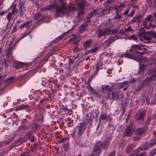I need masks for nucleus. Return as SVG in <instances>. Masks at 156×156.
Here are the masks:
<instances>
[{"label":"nucleus","mask_w":156,"mask_h":156,"mask_svg":"<svg viewBox=\"0 0 156 156\" xmlns=\"http://www.w3.org/2000/svg\"><path fill=\"white\" fill-rule=\"evenodd\" d=\"M59 3L56 6V4L54 2L52 4L47 5L43 8L44 10H50L55 8L56 13L55 16L56 17H59L62 15L69 12L73 9L72 5L70 3L68 5L64 0H57Z\"/></svg>","instance_id":"f257e3e1"},{"label":"nucleus","mask_w":156,"mask_h":156,"mask_svg":"<svg viewBox=\"0 0 156 156\" xmlns=\"http://www.w3.org/2000/svg\"><path fill=\"white\" fill-rule=\"evenodd\" d=\"M144 45L142 44H136L132 45L130 48L129 50L126 51L125 54L122 55V57H127L129 58L134 59L135 57L132 54L134 55L138 56L143 55L144 52L142 51L140 52L138 50H142L144 51L147 50V49L144 47Z\"/></svg>","instance_id":"f03ea898"},{"label":"nucleus","mask_w":156,"mask_h":156,"mask_svg":"<svg viewBox=\"0 0 156 156\" xmlns=\"http://www.w3.org/2000/svg\"><path fill=\"white\" fill-rule=\"evenodd\" d=\"M111 140L112 138L108 137L102 142L98 141L93 147L92 152L95 153L97 156H99L101 152V148L104 150L108 149Z\"/></svg>","instance_id":"7ed1b4c3"},{"label":"nucleus","mask_w":156,"mask_h":156,"mask_svg":"<svg viewBox=\"0 0 156 156\" xmlns=\"http://www.w3.org/2000/svg\"><path fill=\"white\" fill-rule=\"evenodd\" d=\"M101 89L102 91L108 92L105 95V98L106 99L113 101L115 99L117 100L119 98L118 90L115 89L112 90L109 86L105 85H102Z\"/></svg>","instance_id":"20e7f679"},{"label":"nucleus","mask_w":156,"mask_h":156,"mask_svg":"<svg viewBox=\"0 0 156 156\" xmlns=\"http://www.w3.org/2000/svg\"><path fill=\"white\" fill-rule=\"evenodd\" d=\"M147 77L145 82L146 83H150L156 78V61L155 62V66L153 68L147 72L146 74Z\"/></svg>","instance_id":"39448f33"},{"label":"nucleus","mask_w":156,"mask_h":156,"mask_svg":"<svg viewBox=\"0 0 156 156\" xmlns=\"http://www.w3.org/2000/svg\"><path fill=\"white\" fill-rule=\"evenodd\" d=\"M42 92L40 90H36L34 93L31 94L30 96V99H33L35 100V101L37 102L39 101H40L38 104V106H41V104L44 102L45 100V97L44 96L43 98L42 99V98L41 97V95H43Z\"/></svg>","instance_id":"423d86ee"},{"label":"nucleus","mask_w":156,"mask_h":156,"mask_svg":"<svg viewBox=\"0 0 156 156\" xmlns=\"http://www.w3.org/2000/svg\"><path fill=\"white\" fill-rule=\"evenodd\" d=\"M117 31L115 29L111 30L109 28H106L105 30H102L101 29H99L96 31V34L97 37L100 38L103 36H105L112 34H115Z\"/></svg>","instance_id":"0eeeda50"},{"label":"nucleus","mask_w":156,"mask_h":156,"mask_svg":"<svg viewBox=\"0 0 156 156\" xmlns=\"http://www.w3.org/2000/svg\"><path fill=\"white\" fill-rule=\"evenodd\" d=\"M87 125L84 122H80L76 127V136L78 138L81 137L84 133Z\"/></svg>","instance_id":"6e6552de"},{"label":"nucleus","mask_w":156,"mask_h":156,"mask_svg":"<svg viewBox=\"0 0 156 156\" xmlns=\"http://www.w3.org/2000/svg\"><path fill=\"white\" fill-rule=\"evenodd\" d=\"M143 39L147 43H156V33L154 31L151 32L143 37Z\"/></svg>","instance_id":"1a4fd4ad"},{"label":"nucleus","mask_w":156,"mask_h":156,"mask_svg":"<svg viewBox=\"0 0 156 156\" xmlns=\"http://www.w3.org/2000/svg\"><path fill=\"white\" fill-rule=\"evenodd\" d=\"M146 114V112L144 110H139L134 116L135 120L143 122L145 119Z\"/></svg>","instance_id":"9d476101"},{"label":"nucleus","mask_w":156,"mask_h":156,"mask_svg":"<svg viewBox=\"0 0 156 156\" xmlns=\"http://www.w3.org/2000/svg\"><path fill=\"white\" fill-rule=\"evenodd\" d=\"M42 61V59L40 57L36 58L35 60L33 61L32 64H35V65H36L35 68L34 69V71H36L35 73L38 71L40 68L42 66L41 63Z\"/></svg>","instance_id":"9b49d317"},{"label":"nucleus","mask_w":156,"mask_h":156,"mask_svg":"<svg viewBox=\"0 0 156 156\" xmlns=\"http://www.w3.org/2000/svg\"><path fill=\"white\" fill-rule=\"evenodd\" d=\"M133 128H131L127 126L125 129L123 133V137L125 138L126 137H130L132 136L133 133Z\"/></svg>","instance_id":"f8f14e48"},{"label":"nucleus","mask_w":156,"mask_h":156,"mask_svg":"<svg viewBox=\"0 0 156 156\" xmlns=\"http://www.w3.org/2000/svg\"><path fill=\"white\" fill-rule=\"evenodd\" d=\"M31 64V63H29L28 64H24L23 63L17 61H15L14 65L15 67L19 69L20 68H23L24 67L27 68L29 67Z\"/></svg>","instance_id":"ddd939ff"},{"label":"nucleus","mask_w":156,"mask_h":156,"mask_svg":"<svg viewBox=\"0 0 156 156\" xmlns=\"http://www.w3.org/2000/svg\"><path fill=\"white\" fill-rule=\"evenodd\" d=\"M142 18L141 15H136L131 20L130 23H136V24H139L141 23V20Z\"/></svg>","instance_id":"4468645a"},{"label":"nucleus","mask_w":156,"mask_h":156,"mask_svg":"<svg viewBox=\"0 0 156 156\" xmlns=\"http://www.w3.org/2000/svg\"><path fill=\"white\" fill-rule=\"evenodd\" d=\"M147 129L143 127L137 128L135 131V133L139 136H141L146 133Z\"/></svg>","instance_id":"2eb2a0df"},{"label":"nucleus","mask_w":156,"mask_h":156,"mask_svg":"<svg viewBox=\"0 0 156 156\" xmlns=\"http://www.w3.org/2000/svg\"><path fill=\"white\" fill-rule=\"evenodd\" d=\"M93 40L91 39H89L85 41L83 46L84 49H88L90 48L92 44Z\"/></svg>","instance_id":"dca6fc26"},{"label":"nucleus","mask_w":156,"mask_h":156,"mask_svg":"<svg viewBox=\"0 0 156 156\" xmlns=\"http://www.w3.org/2000/svg\"><path fill=\"white\" fill-rule=\"evenodd\" d=\"M135 147V145L133 144H130L127 146L126 148V152L129 153L132 151Z\"/></svg>","instance_id":"f3484780"},{"label":"nucleus","mask_w":156,"mask_h":156,"mask_svg":"<svg viewBox=\"0 0 156 156\" xmlns=\"http://www.w3.org/2000/svg\"><path fill=\"white\" fill-rule=\"evenodd\" d=\"M143 26L146 29L151 28V23L144 20L142 23Z\"/></svg>","instance_id":"a211bd4d"},{"label":"nucleus","mask_w":156,"mask_h":156,"mask_svg":"<svg viewBox=\"0 0 156 156\" xmlns=\"http://www.w3.org/2000/svg\"><path fill=\"white\" fill-rule=\"evenodd\" d=\"M30 107L28 105H24L22 104L21 105H20L17 108L18 110H21L23 109H25L26 111L29 109Z\"/></svg>","instance_id":"6ab92c4d"},{"label":"nucleus","mask_w":156,"mask_h":156,"mask_svg":"<svg viewBox=\"0 0 156 156\" xmlns=\"http://www.w3.org/2000/svg\"><path fill=\"white\" fill-rule=\"evenodd\" d=\"M88 26L87 23H82L79 26V31L81 33L85 31L86 29V27Z\"/></svg>","instance_id":"aec40b11"},{"label":"nucleus","mask_w":156,"mask_h":156,"mask_svg":"<svg viewBox=\"0 0 156 156\" xmlns=\"http://www.w3.org/2000/svg\"><path fill=\"white\" fill-rule=\"evenodd\" d=\"M145 65L144 64H139V69L138 72V73L140 74H143L145 70Z\"/></svg>","instance_id":"412c9836"},{"label":"nucleus","mask_w":156,"mask_h":156,"mask_svg":"<svg viewBox=\"0 0 156 156\" xmlns=\"http://www.w3.org/2000/svg\"><path fill=\"white\" fill-rule=\"evenodd\" d=\"M31 22L29 21H27L23 24H21L19 27V29H21L24 27L28 28L30 26Z\"/></svg>","instance_id":"4be33fe9"},{"label":"nucleus","mask_w":156,"mask_h":156,"mask_svg":"<svg viewBox=\"0 0 156 156\" xmlns=\"http://www.w3.org/2000/svg\"><path fill=\"white\" fill-rule=\"evenodd\" d=\"M86 2L84 0L81 1L80 2L78 3V7L81 9H83L84 8Z\"/></svg>","instance_id":"5701e85b"},{"label":"nucleus","mask_w":156,"mask_h":156,"mask_svg":"<svg viewBox=\"0 0 156 156\" xmlns=\"http://www.w3.org/2000/svg\"><path fill=\"white\" fill-rule=\"evenodd\" d=\"M141 146L142 147V149L143 150H146L151 147V146L150 145L149 143L147 142H146L145 143H144Z\"/></svg>","instance_id":"b1692460"},{"label":"nucleus","mask_w":156,"mask_h":156,"mask_svg":"<svg viewBox=\"0 0 156 156\" xmlns=\"http://www.w3.org/2000/svg\"><path fill=\"white\" fill-rule=\"evenodd\" d=\"M97 50L98 48H94L93 49H90L85 52L84 53V54L85 55H87L91 53H94Z\"/></svg>","instance_id":"393cba45"},{"label":"nucleus","mask_w":156,"mask_h":156,"mask_svg":"<svg viewBox=\"0 0 156 156\" xmlns=\"http://www.w3.org/2000/svg\"><path fill=\"white\" fill-rule=\"evenodd\" d=\"M103 65L102 62H98L96 65V71H98L99 69H101Z\"/></svg>","instance_id":"a878e982"},{"label":"nucleus","mask_w":156,"mask_h":156,"mask_svg":"<svg viewBox=\"0 0 156 156\" xmlns=\"http://www.w3.org/2000/svg\"><path fill=\"white\" fill-rule=\"evenodd\" d=\"M60 111L61 112H63L65 114H68V109L66 107L62 106L60 108Z\"/></svg>","instance_id":"bb28decb"},{"label":"nucleus","mask_w":156,"mask_h":156,"mask_svg":"<svg viewBox=\"0 0 156 156\" xmlns=\"http://www.w3.org/2000/svg\"><path fill=\"white\" fill-rule=\"evenodd\" d=\"M150 122L146 120L143 123V125L144 126L143 127L146 129L147 130L148 126L150 125Z\"/></svg>","instance_id":"cd10ccee"},{"label":"nucleus","mask_w":156,"mask_h":156,"mask_svg":"<svg viewBox=\"0 0 156 156\" xmlns=\"http://www.w3.org/2000/svg\"><path fill=\"white\" fill-rule=\"evenodd\" d=\"M83 11L81 10L78 12L76 17H78L80 20H81L83 18Z\"/></svg>","instance_id":"c85d7f7f"},{"label":"nucleus","mask_w":156,"mask_h":156,"mask_svg":"<svg viewBox=\"0 0 156 156\" xmlns=\"http://www.w3.org/2000/svg\"><path fill=\"white\" fill-rule=\"evenodd\" d=\"M145 20L147 21H148L151 23L152 22L153 19H152V15H149L147 16L145 18Z\"/></svg>","instance_id":"c756f323"},{"label":"nucleus","mask_w":156,"mask_h":156,"mask_svg":"<svg viewBox=\"0 0 156 156\" xmlns=\"http://www.w3.org/2000/svg\"><path fill=\"white\" fill-rule=\"evenodd\" d=\"M149 156H154L156 154V147L154 148L149 153Z\"/></svg>","instance_id":"7c9ffc66"},{"label":"nucleus","mask_w":156,"mask_h":156,"mask_svg":"<svg viewBox=\"0 0 156 156\" xmlns=\"http://www.w3.org/2000/svg\"><path fill=\"white\" fill-rule=\"evenodd\" d=\"M117 39V36L114 35L113 37H112L111 36L109 37V42L111 43Z\"/></svg>","instance_id":"2f4dec72"},{"label":"nucleus","mask_w":156,"mask_h":156,"mask_svg":"<svg viewBox=\"0 0 156 156\" xmlns=\"http://www.w3.org/2000/svg\"><path fill=\"white\" fill-rule=\"evenodd\" d=\"M108 118V116L106 114H102L101 115L100 117V120L101 119L102 120H105L107 119Z\"/></svg>","instance_id":"473e14b6"},{"label":"nucleus","mask_w":156,"mask_h":156,"mask_svg":"<svg viewBox=\"0 0 156 156\" xmlns=\"http://www.w3.org/2000/svg\"><path fill=\"white\" fill-rule=\"evenodd\" d=\"M122 15L119 14L117 11L116 12V15L114 17V19H115L119 20L122 18Z\"/></svg>","instance_id":"72a5a7b5"},{"label":"nucleus","mask_w":156,"mask_h":156,"mask_svg":"<svg viewBox=\"0 0 156 156\" xmlns=\"http://www.w3.org/2000/svg\"><path fill=\"white\" fill-rule=\"evenodd\" d=\"M69 139V137H64L61 139L60 140H59L58 141V143L60 144L61 143H64L66 141V140Z\"/></svg>","instance_id":"f704fd0d"},{"label":"nucleus","mask_w":156,"mask_h":156,"mask_svg":"<svg viewBox=\"0 0 156 156\" xmlns=\"http://www.w3.org/2000/svg\"><path fill=\"white\" fill-rule=\"evenodd\" d=\"M69 142H67L63 144V147L65 151H67L69 149Z\"/></svg>","instance_id":"c9c22d12"},{"label":"nucleus","mask_w":156,"mask_h":156,"mask_svg":"<svg viewBox=\"0 0 156 156\" xmlns=\"http://www.w3.org/2000/svg\"><path fill=\"white\" fill-rule=\"evenodd\" d=\"M77 58V57H76V58H75L74 59L70 58H69L68 62L69 65L70 66V65H72L75 62V60Z\"/></svg>","instance_id":"e433bc0d"},{"label":"nucleus","mask_w":156,"mask_h":156,"mask_svg":"<svg viewBox=\"0 0 156 156\" xmlns=\"http://www.w3.org/2000/svg\"><path fill=\"white\" fill-rule=\"evenodd\" d=\"M29 126L28 125H22L20 126V129L21 130L24 131L26 130L29 129Z\"/></svg>","instance_id":"4c0bfd02"},{"label":"nucleus","mask_w":156,"mask_h":156,"mask_svg":"<svg viewBox=\"0 0 156 156\" xmlns=\"http://www.w3.org/2000/svg\"><path fill=\"white\" fill-rule=\"evenodd\" d=\"M150 144L151 147L156 144V139H153L150 141Z\"/></svg>","instance_id":"58836bf2"},{"label":"nucleus","mask_w":156,"mask_h":156,"mask_svg":"<svg viewBox=\"0 0 156 156\" xmlns=\"http://www.w3.org/2000/svg\"><path fill=\"white\" fill-rule=\"evenodd\" d=\"M29 122V121H28L27 119H23L22 120V122H21V125H27L26 124L28 123L29 124V123H28V122Z\"/></svg>","instance_id":"ea45409f"},{"label":"nucleus","mask_w":156,"mask_h":156,"mask_svg":"<svg viewBox=\"0 0 156 156\" xmlns=\"http://www.w3.org/2000/svg\"><path fill=\"white\" fill-rule=\"evenodd\" d=\"M141 136H139V135H136V133L134 136L133 137V140L134 141H138L140 138Z\"/></svg>","instance_id":"a19ab883"},{"label":"nucleus","mask_w":156,"mask_h":156,"mask_svg":"<svg viewBox=\"0 0 156 156\" xmlns=\"http://www.w3.org/2000/svg\"><path fill=\"white\" fill-rule=\"evenodd\" d=\"M73 120H71L69 121L66 123L67 124L68 126L69 127L72 126H73Z\"/></svg>","instance_id":"79ce46f5"},{"label":"nucleus","mask_w":156,"mask_h":156,"mask_svg":"<svg viewBox=\"0 0 156 156\" xmlns=\"http://www.w3.org/2000/svg\"><path fill=\"white\" fill-rule=\"evenodd\" d=\"M32 126L36 129V130L39 129V125L35 122L33 123Z\"/></svg>","instance_id":"37998d69"},{"label":"nucleus","mask_w":156,"mask_h":156,"mask_svg":"<svg viewBox=\"0 0 156 156\" xmlns=\"http://www.w3.org/2000/svg\"><path fill=\"white\" fill-rule=\"evenodd\" d=\"M142 147L141 146L140 147L134 150V151L136 153H139L141 150H143L142 148Z\"/></svg>","instance_id":"c03bdc74"},{"label":"nucleus","mask_w":156,"mask_h":156,"mask_svg":"<svg viewBox=\"0 0 156 156\" xmlns=\"http://www.w3.org/2000/svg\"><path fill=\"white\" fill-rule=\"evenodd\" d=\"M134 13H135L134 10H132L130 14L127 15V18H128L129 17H132L134 15Z\"/></svg>","instance_id":"a18cd8bd"},{"label":"nucleus","mask_w":156,"mask_h":156,"mask_svg":"<svg viewBox=\"0 0 156 156\" xmlns=\"http://www.w3.org/2000/svg\"><path fill=\"white\" fill-rule=\"evenodd\" d=\"M30 33V32L28 33H23L21 35V37H20V39L19 40H20L21 39H23V38L25 37L26 36H27L28 35H29Z\"/></svg>","instance_id":"49530a36"},{"label":"nucleus","mask_w":156,"mask_h":156,"mask_svg":"<svg viewBox=\"0 0 156 156\" xmlns=\"http://www.w3.org/2000/svg\"><path fill=\"white\" fill-rule=\"evenodd\" d=\"M16 12V6L14 5L12 10V12H11L13 15H14L15 12Z\"/></svg>","instance_id":"de8ad7c7"},{"label":"nucleus","mask_w":156,"mask_h":156,"mask_svg":"<svg viewBox=\"0 0 156 156\" xmlns=\"http://www.w3.org/2000/svg\"><path fill=\"white\" fill-rule=\"evenodd\" d=\"M115 154L116 151H113L110 152L107 156H115Z\"/></svg>","instance_id":"09e8293b"},{"label":"nucleus","mask_w":156,"mask_h":156,"mask_svg":"<svg viewBox=\"0 0 156 156\" xmlns=\"http://www.w3.org/2000/svg\"><path fill=\"white\" fill-rule=\"evenodd\" d=\"M12 15H13L12 13L11 12L9 13L8 14L7 16V20L9 21L10 20L11 18L12 17Z\"/></svg>","instance_id":"8fccbe9b"},{"label":"nucleus","mask_w":156,"mask_h":156,"mask_svg":"<svg viewBox=\"0 0 156 156\" xmlns=\"http://www.w3.org/2000/svg\"><path fill=\"white\" fill-rule=\"evenodd\" d=\"M29 153L28 152H26L24 153H22L20 154V156H29L30 154H29Z\"/></svg>","instance_id":"3c124183"},{"label":"nucleus","mask_w":156,"mask_h":156,"mask_svg":"<svg viewBox=\"0 0 156 156\" xmlns=\"http://www.w3.org/2000/svg\"><path fill=\"white\" fill-rule=\"evenodd\" d=\"M88 87H89V88H90V90L91 91H92V92H94V93H95V90H94V89H93V88L90 85V83L89 82V83H88Z\"/></svg>","instance_id":"603ef678"},{"label":"nucleus","mask_w":156,"mask_h":156,"mask_svg":"<svg viewBox=\"0 0 156 156\" xmlns=\"http://www.w3.org/2000/svg\"><path fill=\"white\" fill-rule=\"evenodd\" d=\"M151 28L156 29V20H155L152 23H151Z\"/></svg>","instance_id":"864d4df0"},{"label":"nucleus","mask_w":156,"mask_h":156,"mask_svg":"<svg viewBox=\"0 0 156 156\" xmlns=\"http://www.w3.org/2000/svg\"><path fill=\"white\" fill-rule=\"evenodd\" d=\"M14 80V77L13 76H11L8 79H7L6 81L8 82H11L13 81Z\"/></svg>","instance_id":"5fc2aeb1"},{"label":"nucleus","mask_w":156,"mask_h":156,"mask_svg":"<svg viewBox=\"0 0 156 156\" xmlns=\"http://www.w3.org/2000/svg\"><path fill=\"white\" fill-rule=\"evenodd\" d=\"M12 54V52L11 49L9 50L7 54L8 57H10Z\"/></svg>","instance_id":"6e6d98bb"},{"label":"nucleus","mask_w":156,"mask_h":156,"mask_svg":"<svg viewBox=\"0 0 156 156\" xmlns=\"http://www.w3.org/2000/svg\"><path fill=\"white\" fill-rule=\"evenodd\" d=\"M19 13L21 16H22L25 14V11L22 10V9L21 10H20Z\"/></svg>","instance_id":"4d7b16f0"},{"label":"nucleus","mask_w":156,"mask_h":156,"mask_svg":"<svg viewBox=\"0 0 156 156\" xmlns=\"http://www.w3.org/2000/svg\"><path fill=\"white\" fill-rule=\"evenodd\" d=\"M121 108L122 109V112L121 113V116L122 117L123 115L125 112V108H124L123 107H122V106L121 107Z\"/></svg>","instance_id":"13d9d810"},{"label":"nucleus","mask_w":156,"mask_h":156,"mask_svg":"<svg viewBox=\"0 0 156 156\" xmlns=\"http://www.w3.org/2000/svg\"><path fill=\"white\" fill-rule=\"evenodd\" d=\"M129 7L128 8V9H127L125 11L123 12V14L125 16L127 15H128V13L129 11Z\"/></svg>","instance_id":"bf43d9fd"},{"label":"nucleus","mask_w":156,"mask_h":156,"mask_svg":"<svg viewBox=\"0 0 156 156\" xmlns=\"http://www.w3.org/2000/svg\"><path fill=\"white\" fill-rule=\"evenodd\" d=\"M131 31H132V30L130 26L128 27L126 29V32H129Z\"/></svg>","instance_id":"052dcab7"},{"label":"nucleus","mask_w":156,"mask_h":156,"mask_svg":"<svg viewBox=\"0 0 156 156\" xmlns=\"http://www.w3.org/2000/svg\"><path fill=\"white\" fill-rule=\"evenodd\" d=\"M150 104L151 105H155L156 104V100L154 99L153 100L150 102Z\"/></svg>","instance_id":"680f3d73"},{"label":"nucleus","mask_w":156,"mask_h":156,"mask_svg":"<svg viewBox=\"0 0 156 156\" xmlns=\"http://www.w3.org/2000/svg\"><path fill=\"white\" fill-rule=\"evenodd\" d=\"M133 122H131L130 123L129 125H128L127 126H129L131 128H133Z\"/></svg>","instance_id":"e2e57ef3"},{"label":"nucleus","mask_w":156,"mask_h":156,"mask_svg":"<svg viewBox=\"0 0 156 156\" xmlns=\"http://www.w3.org/2000/svg\"><path fill=\"white\" fill-rule=\"evenodd\" d=\"M24 6V5L22 3H20L19 4V10H21V9H22V8Z\"/></svg>","instance_id":"0e129e2a"},{"label":"nucleus","mask_w":156,"mask_h":156,"mask_svg":"<svg viewBox=\"0 0 156 156\" xmlns=\"http://www.w3.org/2000/svg\"><path fill=\"white\" fill-rule=\"evenodd\" d=\"M35 151V147H32L28 152L29 153H30V152H34Z\"/></svg>","instance_id":"69168bd1"},{"label":"nucleus","mask_w":156,"mask_h":156,"mask_svg":"<svg viewBox=\"0 0 156 156\" xmlns=\"http://www.w3.org/2000/svg\"><path fill=\"white\" fill-rule=\"evenodd\" d=\"M145 152H141L140 153L138 154H137L136 156H144L145 154Z\"/></svg>","instance_id":"338daca9"},{"label":"nucleus","mask_w":156,"mask_h":156,"mask_svg":"<svg viewBox=\"0 0 156 156\" xmlns=\"http://www.w3.org/2000/svg\"><path fill=\"white\" fill-rule=\"evenodd\" d=\"M101 121L100 120L99 121V122L98 124V125L97 126L96 128V131H98V130L99 128L100 124L101 123Z\"/></svg>","instance_id":"774afa93"}]
</instances>
